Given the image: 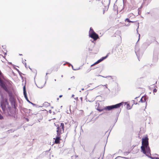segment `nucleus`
I'll return each instance as SVG.
<instances>
[{"label":"nucleus","instance_id":"20e7f679","mask_svg":"<svg viewBox=\"0 0 159 159\" xmlns=\"http://www.w3.org/2000/svg\"><path fill=\"white\" fill-rule=\"evenodd\" d=\"M1 106L3 111V113H5L6 115H8L9 114L7 108L9 109L10 107H9L7 101H6L5 102H1Z\"/></svg>","mask_w":159,"mask_h":159},{"label":"nucleus","instance_id":"393cba45","mask_svg":"<svg viewBox=\"0 0 159 159\" xmlns=\"http://www.w3.org/2000/svg\"><path fill=\"white\" fill-rule=\"evenodd\" d=\"M134 22V21H130V22Z\"/></svg>","mask_w":159,"mask_h":159},{"label":"nucleus","instance_id":"5701e85b","mask_svg":"<svg viewBox=\"0 0 159 159\" xmlns=\"http://www.w3.org/2000/svg\"><path fill=\"white\" fill-rule=\"evenodd\" d=\"M156 159H159V158L158 157H157L156 158Z\"/></svg>","mask_w":159,"mask_h":159},{"label":"nucleus","instance_id":"f03ea898","mask_svg":"<svg viewBox=\"0 0 159 159\" xmlns=\"http://www.w3.org/2000/svg\"><path fill=\"white\" fill-rule=\"evenodd\" d=\"M57 127V135L55 139V142L56 143L58 144L60 143V135L64 131V124L63 123H61L60 127L58 125H55Z\"/></svg>","mask_w":159,"mask_h":159},{"label":"nucleus","instance_id":"2eb2a0df","mask_svg":"<svg viewBox=\"0 0 159 159\" xmlns=\"http://www.w3.org/2000/svg\"><path fill=\"white\" fill-rule=\"evenodd\" d=\"M157 91V89H154L153 90V93H156Z\"/></svg>","mask_w":159,"mask_h":159},{"label":"nucleus","instance_id":"cd10ccee","mask_svg":"<svg viewBox=\"0 0 159 159\" xmlns=\"http://www.w3.org/2000/svg\"><path fill=\"white\" fill-rule=\"evenodd\" d=\"M25 67H26V63H25Z\"/></svg>","mask_w":159,"mask_h":159},{"label":"nucleus","instance_id":"f8f14e48","mask_svg":"<svg viewBox=\"0 0 159 159\" xmlns=\"http://www.w3.org/2000/svg\"><path fill=\"white\" fill-rule=\"evenodd\" d=\"M125 21H128V22H130V20H129V19L128 18H126L125 20Z\"/></svg>","mask_w":159,"mask_h":159},{"label":"nucleus","instance_id":"72a5a7b5","mask_svg":"<svg viewBox=\"0 0 159 159\" xmlns=\"http://www.w3.org/2000/svg\"><path fill=\"white\" fill-rule=\"evenodd\" d=\"M22 62H23V63H24V61H22Z\"/></svg>","mask_w":159,"mask_h":159},{"label":"nucleus","instance_id":"a878e982","mask_svg":"<svg viewBox=\"0 0 159 159\" xmlns=\"http://www.w3.org/2000/svg\"><path fill=\"white\" fill-rule=\"evenodd\" d=\"M104 12H105V11L104 10L103 11V14H104Z\"/></svg>","mask_w":159,"mask_h":159},{"label":"nucleus","instance_id":"2f4dec72","mask_svg":"<svg viewBox=\"0 0 159 159\" xmlns=\"http://www.w3.org/2000/svg\"><path fill=\"white\" fill-rule=\"evenodd\" d=\"M77 98H75V99H77Z\"/></svg>","mask_w":159,"mask_h":159},{"label":"nucleus","instance_id":"4be33fe9","mask_svg":"<svg viewBox=\"0 0 159 159\" xmlns=\"http://www.w3.org/2000/svg\"><path fill=\"white\" fill-rule=\"evenodd\" d=\"M74 94H73L72 95V97H74Z\"/></svg>","mask_w":159,"mask_h":159},{"label":"nucleus","instance_id":"9d476101","mask_svg":"<svg viewBox=\"0 0 159 159\" xmlns=\"http://www.w3.org/2000/svg\"><path fill=\"white\" fill-rule=\"evenodd\" d=\"M146 101V99L145 98H143L142 97L140 100V101L141 102H144Z\"/></svg>","mask_w":159,"mask_h":159},{"label":"nucleus","instance_id":"c9c22d12","mask_svg":"<svg viewBox=\"0 0 159 159\" xmlns=\"http://www.w3.org/2000/svg\"><path fill=\"white\" fill-rule=\"evenodd\" d=\"M58 99H59V98H57V100H58Z\"/></svg>","mask_w":159,"mask_h":159},{"label":"nucleus","instance_id":"473e14b6","mask_svg":"<svg viewBox=\"0 0 159 159\" xmlns=\"http://www.w3.org/2000/svg\"><path fill=\"white\" fill-rule=\"evenodd\" d=\"M22 62H23V63H24V61H22Z\"/></svg>","mask_w":159,"mask_h":159},{"label":"nucleus","instance_id":"f704fd0d","mask_svg":"<svg viewBox=\"0 0 159 159\" xmlns=\"http://www.w3.org/2000/svg\"><path fill=\"white\" fill-rule=\"evenodd\" d=\"M108 77H111V76H108Z\"/></svg>","mask_w":159,"mask_h":159},{"label":"nucleus","instance_id":"4468645a","mask_svg":"<svg viewBox=\"0 0 159 159\" xmlns=\"http://www.w3.org/2000/svg\"><path fill=\"white\" fill-rule=\"evenodd\" d=\"M3 119V116L0 114V120H2Z\"/></svg>","mask_w":159,"mask_h":159},{"label":"nucleus","instance_id":"f3484780","mask_svg":"<svg viewBox=\"0 0 159 159\" xmlns=\"http://www.w3.org/2000/svg\"><path fill=\"white\" fill-rule=\"evenodd\" d=\"M71 66H72V68L73 70H77L76 69H74L73 66L72 65H71Z\"/></svg>","mask_w":159,"mask_h":159},{"label":"nucleus","instance_id":"ddd939ff","mask_svg":"<svg viewBox=\"0 0 159 159\" xmlns=\"http://www.w3.org/2000/svg\"><path fill=\"white\" fill-rule=\"evenodd\" d=\"M135 52L136 53V54L137 56H138V52L137 51V49L136 48L135 49Z\"/></svg>","mask_w":159,"mask_h":159},{"label":"nucleus","instance_id":"f257e3e1","mask_svg":"<svg viewBox=\"0 0 159 159\" xmlns=\"http://www.w3.org/2000/svg\"><path fill=\"white\" fill-rule=\"evenodd\" d=\"M141 148V152L143 154L146 153L148 156L150 154L151 150L149 146L148 138V137L142 138Z\"/></svg>","mask_w":159,"mask_h":159},{"label":"nucleus","instance_id":"9b49d317","mask_svg":"<svg viewBox=\"0 0 159 159\" xmlns=\"http://www.w3.org/2000/svg\"><path fill=\"white\" fill-rule=\"evenodd\" d=\"M126 107H127V108L128 109H130L131 108V107H130V106H129V105L128 104L127 105Z\"/></svg>","mask_w":159,"mask_h":159},{"label":"nucleus","instance_id":"412c9836","mask_svg":"<svg viewBox=\"0 0 159 159\" xmlns=\"http://www.w3.org/2000/svg\"><path fill=\"white\" fill-rule=\"evenodd\" d=\"M122 157L123 158H124L128 159V158L127 157Z\"/></svg>","mask_w":159,"mask_h":159},{"label":"nucleus","instance_id":"e433bc0d","mask_svg":"<svg viewBox=\"0 0 159 159\" xmlns=\"http://www.w3.org/2000/svg\"><path fill=\"white\" fill-rule=\"evenodd\" d=\"M65 64H64L63 65H65Z\"/></svg>","mask_w":159,"mask_h":159},{"label":"nucleus","instance_id":"4c0bfd02","mask_svg":"<svg viewBox=\"0 0 159 159\" xmlns=\"http://www.w3.org/2000/svg\"><path fill=\"white\" fill-rule=\"evenodd\" d=\"M55 81H56V79L55 80Z\"/></svg>","mask_w":159,"mask_h":159},{"label":"nucleus","instance_id":"423d86ee","mask_svg":"<svg viewBox=\"0 0 159 159\" xmlns=\"http://www.w3.org/2000/svg\"><path fill=\"white\" fill-rule=\"evenodd\" d=\"M23 93H24V97H25V99H26V100L27 101V102H28L29 103H30L32 104V105H34V103H32L29 100V99L28 98V97H27V95L26 92V90L25 89V86H24V87H23Z\"/></svg>","mask_w":159,"mask_h":159},{"label":"nucleus","instance_id":"7c9ffc66","mask_svg":"<svg viewBox=\"0 0 159 159\" xmlns=\"http://www.w3.org/2000/svg\"><path fill=\"white\" fill-rule=\"evenodd\" d=\"M70 88H69V89H69V90H70Z\"/></svg>","mask_w":159,"mask_h":159},{"label":"nucleus","instance_id":"dca6fc26","mask_svg":"<svg viewBox=\"0 0 159 159\" xmlns=\"http://www.w3.org/2000/svg\"><path fill=\"white\" fill-rule=\"evenodd\" d=\"M66 63L67 64H69V66H71V65H72L70 64V63H68V62H66Z\"/></svg>","mask_w":159,"mask_h":159},{"label":"nucleus","instance_id":"39448f33","mask_svg":"<svg viewBox=\"0 0 159 159\" xmlns=\"http://www.w3.org/2000/svg\"><path fill=\"white\" fill-rule=\"evenodd\" d=\"M89 37L93 38L95 40H97L98 37V35L91 28H90L89 32Z\"/></svg>","mask_w":159,"mask_h":159},{"label":"nucleus","instance_id":"bb28decb","mask_svg":"<svg viewBox=\"0 0 159 159\" xmlns=\"http://www.w3.org/2000/svg\"><path fill=\"white\" fill-rule=\"evenodd\" d=\"M19 55L20 56H22V54H19Z\"/></svg>","mask_w":159,"mask_h":159},{"label":"nucleus","instance_id":"1a4fd4ad","mask_svg":"<svg viewBox=\"0 0 159 159\" xmlns=\"http://www.w3.org/2000/svg\"><path fill=\"white\" fill-rule=\"evenodd\" d=\"M144 154H145L148 157L150 158H151L152 159H156V158H157V157H152L151 156V153H150V154L149 156H148V155H147V154L146 153H144Z\"/></svg>","mask_w":159,"mask_h":159},{"label":"nucleus","instance_id":"aec40b11","mask_svg":"<svg viewBox=\"0 0 159 159\" xmlns=\"http://www.w3.org/2000/svg\"><path fill=\"white\" fill-rule=\"evenodd\" d=\"M62 95H60L59 96V98H61L62 97Z\"/></svg>","mask_w":159,"mask_h":159},{"label":"nucleus","instance_id":"6e6552de","mask_svg":"<svg viewBox=\"0 0 159 159\" xmlns=\"http://www.w3.org/2000/svg\"><path fill=\"white\" fill-rule=\"evenodd\" d=\"M159 52L158 51H155L154 52L153 57L154 58H155L156 59H157L158 58V55Z\"/></svg>","mask_w":159,"mask_h":159},{"label":"nucleus","instance_id":"7ed1b4c3","mask_svg":"<svg viewBox=\"0 0 159 159\" xmlns=\"http://www.w3.org/2000/svg\"><path fill=\"white\" fill-rule=\"evenodd\" d=\"M122 105V103H120L114 105L107 106L105 107H102L99 106L96 108V109L100 112L104 110H111L113 109L117 108L120 107Z\"/></svg>","mask_w":159,"mask_h":159},{"label":"nucleus","instance_id":"6ab92c4d","mask_svg":"<svg viewBox=\"0 0 159 159\" xmlns=\"http://www.w3.org/2000/svg\"><path fill=\"white\" fill-rule=\"evenodd\" d=\"M49 113H51V110H49Z\"/></svg>","mask_w":159,"mask_h":159},{"label":"nucleus","instance_id":"c85d7f7f","mask_svg":"<svg viewBox=\"0 0 159 159\" xmlns=\"http://www.w3.org/2000/svg\"><path fill=\"white\" fill-rule=\"evenodd\" d=\"M63 75H61V77H63Z\"/></svg>","mask_w":159,"mask_h":159},{"label":"nucleus","instance_id":"b1692460","mask_svg":"<svg viewBox=\"0 0 159 159\" xmlns=\"http://www.w3.org/2000/svg\"><path fill=\"white\" fill-rule=\"evenodd\" d=\"M84 90V88H83L81 89V90L82 91Z\"/></svg>","mask_w":159,"mask_h":159},{"label":"nucleus","instance_id":"c756f323","mask_svg":"<svg viewBox=\"0 0 159 159\" xmlns=\"http://www.w3.org/2000/svg\"><path fill=\"white\" fill-rule=\"evenodd\" d=\"M139 37L140 35V34H139Z\"/></svg>","mask_w":159,"mask_h":159},{"label":"nucleus","instance_id":"a211bd4d","mask_svg":"<svg viewBox=\"0 0 159 159\" xmlns=\"http://www.w3.org/2000/svg\"><path fill=\"white\" fill-rule=\"evenodd\" d=\"M102 86H105L106 87V88H107V84H106V85H102Z\"/></svg>","mask_w":159,"mask_h":159},{"label":"nucleus","instance_id":"0eeeda50","mask_svg":"<svg viewBox=\"0 0 159 159\" xmlns=\"http://www.w3.org/2000/svg\"><path fill=\"white\" fill-rule=\"evenodd\" d=\"M108 54H107V55L106 56L102 57L100 59L98 60L97 62H95L94 64H93V65H91V66L92 67L93 66V65L100 63V62H101V61H102L105 59H106L108 57Z\"/></svg>","mask_w":159,"mask_h":159}]
</instances>
